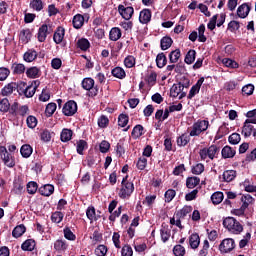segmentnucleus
Segmentation results:
<instances>
[{
	"instance_id": "nucleus-1",
	"label": "nucleus",
	"mask_w": 256,
	"mask_h": 256,
	"mask_svg": "<svg viewBox=\"0 0 256 256\" xmlns=\"http://www.w3.org/2000/svg\"><path fill=\"white\" fill-rule=\"evenodd\" d=\"M219 151H221V147L212 144L210 145L208 148H202L199 151V156L201 161H205L208 157V159H210L211 161H213V159H217V157H219Z\"/></svg>"
},
{
	"instance_id": "nucleus-2",
	"label": "nucleus",
	"mask_w": 256,
	"mask_h": 256,
	"mask_svg": "<svg viewBox=\"0 0 256 256\" xmlns=\"http://www.w3.org/2000/svg\"><path fill=\"white\" fill-rule=\"evenodd\" d=\"M82 89H84L87 92V96L94 99V97H97L99 95V86L95 85V80L91 77L84 78L81 82Z\"/></svg>"
},
{
	"instance_id": "nucleus-3",
	"label": "nucleus",
	"mask_w": 256,
	"mask_h": 256,
	"mask_svg": "<svg viewBox=\"0 0 256 256\" xmlns=\"http://www.w3.org/2000/svg\"><path fill=\"white\" fill-rule=\"evenodd\" d=\"M223 227L225 229H228L230 233H233L234 235H241L243 233V225L237 219L233 217H228L223 220Z\"/></svg>"
},
{
	"instance_id": "nucleus-4",
	"label": "nucleus",
	"mask_w": 256,
	"mask_h": 256,
	"mask_svg": "<svg viewBox=\"0 0 256 256\" xmlns=\"http://www.w3.org/2000/svg\"><path fill=\"white\" fill-rule=\"evenodd\" d=\"M208 129L209 121L199 119L190 127V137H199L201 133H205Z\"/></svg>"
},
{
	"instance_id": "nucleus-5",
	"label": "nucleus",
	"mask_w": 256,
	"mask_h": 256,
	"mask_svg": "<svg viewBox=\"0 0 256 256\" xmlns=\"http://www.w3.org/2000/svg\"><path fill=\"white\" fill-rule=\"evenodd\" d=\"M129 179V176H126L122 179V187L118 193L120 199H129L131 195H133V191H135V185L133 182L127 181Z\"/></svg>"
},
{
	"instance_id": "nucleus-6",
	"label": "nucleus",
	"mask_w": 256,
	"mask_h": 256,
	"mask_svg": "<svg viewBox=\"0 0 256 256\" xmlns=\"http://www.w3.org/2000/svg\"><path fill=\"white\" fill-rule=\"evenodd\" d=\"M0 157L6 167H9L10 169L15 167V156L11 155V153L7 151V147L0 146Z\"/></svg>"
},
{
	"instance_id": "nucleus-7",
	"label": "nucleus",
	"mask_w": 256,
	"mask_h": 256,
	"mask_svg": "<svg viewBox=\"0 0 256 256\" xmlns=\"http://www.w3.org/2000/svg\"><path fill=\"white\" fill-rule=\"evenodd\" d=\"M16 91L19 95H24L27 99H31L34 93V90H31V86H27V82L24 81L16 82Z\"/></svg>"
},
{
	"instance_id": "nucleus-8",
	"label": "nucleus",
	"mask_w": 256,
	"mask_h": 256,
	"mask_svg": "<svg viewBox=\"0 0 256 256\" xmlns=\"http://www.w3.org/2000/svg\"><path fill=\"white\" fill-rule=\"evenodd\" d=\"M62 112L66 117H73L77 113V102L69 100L64 104Z\"/></svg>"
},
{
	"instance_id": "nucleus-9",
	"label": "nucleus",
	"mask_w": 256,
	"mask_h": 256,
	"mask_svg": "<svg viewBox=\"0 0 256 256\" xmlns=\"http://www.w3.org/2000/svg\"><path fill=\"white\" fill-rule=\"evenodd\" d=\"M233 249H235V240L233 238H226L219 245L221 253H231Z\"/></svg>"
},
{
	"instance_id": "nucleus-10",
	"label": "nucleus",
	"mask_w": 256,
	"mask_h": 256,
	"mask_svg": "<svg viewBox=\"0 0 256 256\" xmlns=\"http://www.w3.org/2000/svg\"><path fill=\"white\" fill-rule=\"evenodd\" d=\"M118 13L121 15L122 19L125 21H129L133 14L135 13V9L132 6L125 7L124 5H118Z\"/></svg>"
},
{
	"instance_id": "nucleus-11",
	"label": "nucleus",
	"mask_w": 256,
	"mask_h": 256,
	"mask_svg": "<svg viewBox=\"0 0 256 256\" xmlns=\"http://www.w3.org/2000/svg\"><path fill=\"white\" fill-rule=\"evenodd\" d=\"M151 17H152V12L151 9L149 8H144L140 11L139 14V22L142 25H148V23H151Z\"/></svg>"
},
{
	"instance_id": "nucleus-12",
	"label": "nucleus",
	"mask_w": 256,
	"mask_h": 256,
	"mask_svg": "<svg viewBox=\"0 0 256 256\" xmlns=\"http://www.w3.org/2000/svg\"><path fill=\"white\" fill-rule=\"evenodd\" d=\"M65 39V28L63 26H58L53 35V41L56 45H61Z\"/></svg>"
},
{
	"instance_id": "nucleus-13",
	"label": "nucleus",
	"mask_w": 256,
	"mask_h": 256,
	"mask_svg": "<svg viewBox=\"0 0 256 256\" xmlns=\"http://www.w3.org/2000/svg\"><path fill=\"white\" fill-rule=\"evenodd\" d=\"M249 13H251V6L247 3L241 4L237 9V16L240 19H247V17H249Z\"/></svg>"
},
{
	"instance_id": "nucleus-14",
	"label": "nucleus",
	"mask_w": 256,
	"mask_h": 256,
	"mask_svg": "<svg viewBox=\"0 0 256 256\" xmlns=\"http://www.w3.org/2000/svg\"><path fill=\"white\" fill-rule=\"evenodd\" d=\"M222 159H233L237 155V150L235 148L226 145L221 150Z\"/></svg>"
},
{
	"instance_id": "nucleus-15",
	"label": "nucleus",
	"mask_w": 256,
	"mask_h": 256,
	"mask_svg": "<svg viewBox=\"0 0 256 256\" xmlns=\"http://www.w3.org/2000/svg\"><path fill=\"white\" fill-rule=\"evenodd\" d=\"M16 87L17 82H10L2 88L0 95L2 97H9V95H13V92L16 91Z\"/></svg>"
},
{
	"instance_id": "nucleus-16",
	"label": "nucleus",
	"mask_w": 256,
	"mask_h": 256,
	"mask_svg": "<svg viewBox=\"0 0 256 256\" xmlns=\"http://www.w3.org/2000/svg\"><path fill=\"white\" fill-rule=\"evenodd\" d=\"M47 35H49V26L47 24H43L37 33V39L40 43H45L47 39Z\"/></svg>"
},
{
	"instance_id": "nucleus-17",
	"label": "nucleus",
	"mask_w": 256,
	"mask_h": 256,
	"mask_svg": "<svg viewBox=\"0 0 256 256\" xmlns=\"http://www.w3.org/2000/svg\"><path fill=\"white\" fill-rule=\"evenodd\" d=\"M38 192L40 195H43V197H51V195L55 193V186L52 184H45L38 189Z\"/></svg>"
},
{
	"instance_id": "nucleus-18",
	"label": "nucleus",
	"mask_w": 256,
	"mask_h": 256,
	"mask_svg": "<svg viewBox=\"0 0 256 256\" xmlns=\"http://www.w3.org/2000/svg\"><path fill=\"white\" fill-rule=\"evenodd\" d=\"M31 37H33V34L31 33V29L26 28L20 31L19 39L23 45H27L29 41H31Z\"/></svg>"
},
{
	"instance_id": "nucleus-19",
	"label": "nucleus",
	"mask_w": 256,
	"mask_h": 256,
	"mask_svg": "<svg viewBox=\"0 0 256 256\" xmlns=\"http://www.w3.org/2000/svg\"><path fill=\"white\" fill-rule=\"evenodd\" d=\"M37 57H39V53H37L35 49H28L23 55V59L26 63H33Z\"/></svg>"
},
{
	"instance_id": "nucleus-20",
	"label": "nucleus",
	"mask_w": 256,
	"mask_h": 256,
	"mask_svg": "<svg viewBox=\"0 0 256 256\" xmlns=\"http://www.w3.org/2000/svg\"><path fill=\"white\" fill-rule=\"evenodd\" d=\"M160 235H161V240L164 243H167L169 239L171 238V229H169V225L163 223L160 229Z\"/></svg>"
},
{
	"instance_id": "nucleus-21",
	"label": "nucleus",
	"mask_w": 256,
	"mask_h": 256,
	"mask_svg": "<svg viewBox=\"0 0 256 256\" xmlns=\"http://www.w3.org/2000/svg\"><path fill=\"white\" fill-rule=\"evenodd\" d=\"M143 135H145V128L143 127V125L137 124L136 126H134L131 132L132 138L137 140L140 139V137H143Z\"/></svg>"
},
{
	"instance_id": "nucleus-22",
	"label": "nucleus",
	"mask_w": 256,
	"mask_h": 256,
	"mask_svg": "<svg viewBox=\"0 0 256 256\" xmlns=\"http://www.w3.org/2000/svg\"><path fill=\"white\" fill-rule=\"evenodd\" d=\"M185 89V84L179 82L178 84H173L170 89L171 97H179L181 92Z\"/></svg>"
},
{
	"instance_id": "nucleus-23",
	"label": "nucleus",
	"mask_w": 256,
	"mask_h": 256,
	"mask_svg": "<svg viewBox=\"0 0 256 256\" xmlns=\"http://www.w3.org/2000/svg\"><path fill=\"white\" fill-rule=\"evenodd\" d=\"M237 177V171L235 170H226L222 174V179L225 183H231V181H235Z\"/></svg>"
},
{
	"instance_id": "nucleus-24",
	"label": "nucleus",
	"mask_w": 256,
	"mask_h": 256,
	"mask_svg": "<svg viewBox=\"0 0 256 256\" xmlns=\"http://www.w3.org/2000/svg\"><path fill=\"white\" fill-rule=\"evenodd\" d=\"M190 141H191V132H189V135L187 133H184L181 136H179L176 140V143L178 147H186V145H189Z\"/></svg>"
},
{
	"instance_id": "nucleus-25",
	"label": "nucleus",
	"mask_w": 256,
	"mask_h": 256,
	"mask_svg": "<svg viewBox=\"0 0 256 256\" xmlns=\"http://www.w3.org/2000/svg\"><path fill=\"white\" fill-rule=\"evenodd\" d=\"M41 75V69L37 68V66H32L26 70V77L28 79H37Z\"/></svg>"
},
{
	"instance_id": "nucleus-26",
	"label": "nucleus",
	"mask_w": 256,
	"mask_h": 256,
	"mask_svg": "<svg viewBox=\"0 0 256 256\" xmlns=\"http://www.w3.org/2000/svg\"><path fill=\"white\" fill-rule=\"evenodd\" d=\"M201 244V238L198 233H193L189 236V245L191 249H198Z\"/></svg>"
},
{
	"instance_id": "nucleus-27",
	"label": "nucleus",
	"mask_w": 256,
	"mask_h": 256,
	"mask_svg": "<svg viewBox=\"0 0 256 256\" xmlns=\"http://www.w3.org/2000/svg\"><path fill=\"white\" fill-rule=\"evenodd\" d=\"M72 138L73 130L69 128L62 129V132L60 134V141H62V143H68V141H71Z\"/></svg>"
},
{
	"instance_id": "nucleus-28",
	"label": "nucleus",
	"mask_w": 256,
	"mask_h": 256,
	"mask_svg": "<svg viewBox=\"0 0 256 256\" xmlns=\"http://www.w3.org/2000/svg\"><path fill=\"white\" fill-rule=\"evenodd\" d=\"M86 217L89 221H99L102 216L96 214L95 206H89L86 210Z\"/></svg>"
},
{
	"instance_id": "nucleus-29",
	"label": "nucleus",
	"mask_w": 256,
	"mask_h": 256,
	"mask_svg": "<svg viewBox=\"0 0 256 256\" xmlns=\"http://www.w3.org/2000/svg\"><path fill=\"white\" fill-rule=\"evenodd\" d=\"M72 23L74 29H81V27H83V25L85 24V16L81 14H76L73 17Z\"/></svg>"
},
{
	"instance_id": "nucleus-30",
	"label": "nucleus",
	"mask_w": 256,
	"mask_h": 256,
	"mask_svg": "<svg viewBox=\"0 0 256 256\" xmlns=\"http://www.w3.org/2000/svg\"><path fill=\"white\" fill-rule=\"evenodd\" d=\"M20 153L24 159H29L33 155V147L29 144H24L20 148Z\"/></svg>"
},
{
	"instance_id": "nucleus-31",
	"label": "nucleus",
	"mask_w": 256,
	"mask_h": 256,
	"mask_svg": "<svg viewBox=\"0 0 256 256\" xmlns=\"http://www.w3.org/2000/svg\"><path fill=\"white\" fill-rule=\"evenodd\" d=\"M253 131H255V127L251 124H247L246 122H244L242 131H241V134L243 135V137H245V139H247L248 137H251V135H253Z\"/></svg>"
},
{
	"instance_id": "nucleus-32",
	"label": "nucleus",
	"mask_w": 256,
	"mask_h": 256,
	"mask_svg": "<svg viewBox=\"0 0 256 256\" xmlns=\"http://www.w3.org/2000/svg\"><path fill=\"white\" fill-rule=\"evenodd\" d=\"M255 201V198L252 197L250 194H243L241 197V202L243 209H248L249 205H253V202Z\"/></svg>"
},
{
	"instance_id": "nucleus-33",
	"label": "nucleus",
	"mask_w": 256,
	"mask_h": 256,
	"mask_svg": "<svg viewBox=\"0 0 256 256\" xmlns=\"http://www.w3.org/2000/svg\"><path fill=\"white\" fill-rule=\"evenodd\" d=\"M36 245H37V242H35L34 239H27L22 243L21 249L22 251H34Z\"/></svg>"
},
{
	"instance_id": "nucleus-34",
	"label": "nucleus",
	"mask_w": 256,
	"mask_h": 256,
	"mask_svg": "<svg viewBox=\"0 0 256 256\" xmlns=\"http://www.w3.org/2000/svg\"><path fill=\"white\" fill-rule=\"evenodd\" d=\"M193 211V206L185 205L182 209L176 212V219H185L186 215H189Z\"/></svg>"
},
{
	"instance_id": "nucleus-35",
	"label": "nucleus",
	"mask_w": 256,
	"mask_h": 256,
	"mask_svg": "<svg viewBox=\"0 0 256 256\" xmlns=\"http://www.w3.org/2000/svg\"><path fill=\"white\" fill-rule=\"evenodd\" d=\"M199 183H201V178L197 176L188 177L186 179V187L188 189H195Z\"/></svg>"
},
{
	"instance_id": "nucleus-36",
	"label": "nucleus",
	"mask_w": 256,
	"mask_h": 256,
	"mask_svg": "<svg viewBox=\"0 0 256 256\" xmlns=\"http://www.w3.org/2000/svg\"><path fill=\"white\" fill-rule=\"evenodd\" d=\"M25 231H27V228L25 227V225L20 224L13 229L12 237H14L15 239H19V237H23V235L25 234Z\"/></svg>"
},
{
	"instance_id": "nucleus-37",
	"label": "nucleus",
	"mask_w": 256,
	"mask_h": 256,
	"mask_svg": "<svg viewBox=\"0 0 256 256\" xmlns=\"http://www.w3.org/2000/svg\"><path fill=\"white\" fill-rule=\"evenodd\" d=\"M173 45V39L170 36H164L160 40V48L162 51H167Z\"/></svg>"
},
{
	"instance_id": "nucleus-38",
	"label": "nucleus",
	"mask_w": 256,
	"mask_h": 256,
	"mask_svg": "<svg viewBox=\"0 0 256 256\" xmlns=\"http://www.w3.org/2000/svg\"><path fill=\"white\" fill-rule=\"evenodd\" d=\"M111 75H113L116 79H125V77H127V73L125 72V69L119 66L111 70Z\"/></svg>"
},
{
	"instance_id": "nucleus-39",
	"label": "nucleus",
	"mask_w": 256,
	"mask_h": 256,
	"mask_svg": "<svg viewBox=\"0 0 256 256\" xmlns=\"http://www.w3.org/2000/svg\"><path fill=\"white\" fill-rule=\"evenodd\" d=\"M77 47L81 51H88V49L91 48V42H89L87 38H80L77 41Z\"/></svg>"
},
{
	"instance_id": "nucleus-40",
	"label": "nucleus",
	"mask_w": 256,
	"mask_h": 256,
	"mask_svg": "<svg viewBox=\"0 0 256 256\" xmlns=\"http://www.w3.org/2000/svg\"><path fill=\"white\" fill-rule=\"evenodd\" d=\"M156 65L158 69H163L167 65V56H165V53L161 52L156 56Z\"/></svg>"
},
{
	"instance_id": "nucleus-41",
	"label": "nucleus",
	"mask_w": 256,
	"mask_h": 256,
	"mask_svg": "<svg viewBox=\"0 0 256 256\" xmlns=\"http://www.w3.org/2000/svg\"><path fill=\"white\" fill-rule=\"evenodd\" d=\"M11 69L13 75H23L25 73V64L13 63Z\"/></svg>"
},
{
	"instance_id": "nucleus-42",
	"label": "nucleus",
	"mask_w": 256,
	"mask_h": 256,
	"mask_svg": "<svg viewBox=\"0 0 256 256\" xmlns=\"http://www.w3.org/2000/svg\"><path fill=\"white\" fill-rule=\"evenodd\" d=\"M122 32L118 27H114L109 32V39L110 41H119L120 37L122 36Z\"/></svg>"
},
{
	"instance_id": "nucleus-43",
	"label": "nucleus",
	"mask_w": 256,
	"mask_h": 256,
	"mask_svg": "<svg viewBox=\"0 0 256 256\" xmlns=\"http://www.w3.org/2000/svg\"><path fill=\"white\" fill-rule=\"evenodd\" d=\"M45 7V4L43 3V0H31L30 1V9H33V11H43V8Z\"/></svg>"
},
{
	"instance_id": "nucleus-44",
	"label": "nucleus",
	"mask_w": 256,
	"mask_h": 256,
	"mask_svg": "<svg viewBox=\"0 0 256 256\" xmlns=\"http://www.w3.org/2000/svg\"><path fill=\"white\" fill-rule=\"evenodd\" d=\"M197 55V52L193 49H190L185 58H184V61L187 65H193V63H195V57Z\"/></svg>"
},
{
	"instance_id": "nucleus-45",
	"label": "nucleus",
	"mask_w": 256,
	"mask_h": 256,
	"mask_svg": "<svg viewBox=\"0 0 256 256\" xmlns=\"http://www.w3.org/2000/svg\"><path fill=\"white\" fill-rule=\"evenodd\" d=\"M68 247L69 245H67V242L65 240H56L54 243V249L59 253H61V251H67Z\"/></svg>"
},
{
	"instance_id": "nucleus-46",
	"label": "nucleus",
	"mask_w": 256,
	"mask_h": 256,
	"mask_svg": "<svg viewBox=\"0 0 256 256\" xmlns=\"http://www.w3.org/2000/svg\"><path fill=\"white\" fill-rule=\"evenodd\" d=\"M27 193L29 195H35L37 193V190L39 189V184L35 181H30L26 185Z\"/></svg>"
},
{
	"instance_id": "nucleus-47",
	"label": "nucleus",
	"mask_w": 256,
	"mask_h": 256,
	"mask_svg": "<svg viewBox=\"0 0 256 256\" xmlns=\"http://www.w3.org/2000/svg\"><path fill=\"white\" fill-rule=\"evenodd\" d=\"M181 59V50L175 49L169 53V62L170 63H177Z\"/></svg>"
},
{
	"instance_id": "nucleus-48",
	"label": "nucleus",
	"mask_w": 256,
	"mask_h": 256,
	"mask_svg": "<svg viewBox=\"0 0 256 256\" xmlns=\"http://www.w3.org/2000/svg\"><path fill=\"white\" fill-rule=\"evenodd\" d=\"M222 63L225 67H229L230 69H239V63L231 58H223Z\"/></svg>"
},
{
	"instance_id": "nucleus-49",
	"label": "nucleus",
	"mask_w": 256,
	"mask_h": 256,
	"mask_svg": "<svg viewBox=\"0 0 256 256\" xmlns=\"http://www.w3.org/2000/svg\"><path fill=\"white\" fill-rule=\"evenodd\" d=\"M241 29V23L237 20H232L228 23L227 30L230 33H235V31H239Z\"/></svg>"
},
{
	"instance_id": "nucleus-50",
	"label": "nucleus",
	"mask_w": 256,
	"mask_h": 256,
	"mask_svg": "<svg viewBox=\"0 0 256 256\" xmlns=\"http://www.w3.org/2000/svg\"><path fill=\"white\" fill-rule=\"evenodd\" d=\"M223 192H214L211 196V201L213 205H219L220 203L223 202Z\"/></svg>"
},
{
	"instance_id": "nucleus-51",
	"label": "nucleus",
	"mask_w": 256,
	"mask_h": 256,
	"mask_svg": "<svg viewBox=\"0 0 256 256\" xmlns=\"http://www.w3.org/2000/svg\"><path fill=\"white\" fill-rule=\"evenodd\" d=\"M205 171V165L203 163H197L191 167V173L193 175H201Z\"/></svg>"
},
{
	"instance_id": "nucleus-52",
	"label": "nucleus",
	"mask_w": 256,
	"mask_h": 256,
	"mask_svg": "<svg viewBox=\"0 0 256 256\" xmlns=\"http://www.w3.org/2000/svg\"><path fill=\"white\" fill-rule=\"evenodd\" d=\"M9 109H11V104L9 103V99L3 98L0 100V111L1 113H8Z\"/></svg>"
},
{
	"instance_id": "nucleus-53",
	"label": "nucleus",
	"mask_w": 256,
	"mask_h": 256,
	"mask_svg": "<svg viewBox=\"0 0 256 256\" xmlns=\"http://www.w3.org/2000/svg\"><path fill=\"white\" fill-rule=\"evenodd\" d=\"M64 217H65V214H63V212H61L59 210V211H56V212L52 213L51 221H52V223H61V221H63Z\"/></svg>"
},
{
	"instance_id": "nucleus-54",
	"label": "nucleus",
	"mask_w": 256,
	"mask_h": 256,
	"mask_svg": "<svg viewBox=\"0 0 256 256\" xmlns=\"http://www.w3.org/2000/svg\"><path fill=\"white\" fill-rule=\"evenodd\" d=\"M228 142L230 145H239L241 143V135L239 133H232L228 137Z\"/></svg>"
},
{
	"instance_id": "nucleus-55",
	"label": "nucleus",
	"mask_w": 256,
	"mask_h": 256,
	"mask_svg": "<svg viewBox=\"0 0 256 256\" xmlns=\"http://www.w3.org/2000/svg\"><path fill=\"white\" fill-rule=\"evenodd\" d=\"M98 127H100V129H107V127H109V118L105 115H101L98 118Z\"/></svg>"
},
{
	"instance_id": "nucleus-56",
	"label": "nucleus",
	"mask_w": 256,
	"mask_h": 256,
	"mask_svg": "<svg viewBox=\"0 0 256 256\" xmlns=\"http://www.w3.org/2000/svg\"><path fill=\"white\" fill-rule=\"evenodd\" d=\"M55 111H57V104L56 103H49L46 106L45 109V113H46V117H52L53 113H55Z\"/></svg>"
},
{
	"instance_id": "nucleus-57",
	"label": "nucleus",
	"mask_w": 256,
	"mask_h": 256,
	"mask_svg": "<svg viewBox=\"0 0 256 256\" xmlns=\"http://www.w3.org/2000/svg\"><path fill=\"white\" fill-rule=\"evenodd\" d=\"M175 195H177V192L174 189H168L164 194L165 203H171L175 199Z\"/></svg>"
},
{
	"instance_id": "nucleus-58",
	"label": "nucleus",
	"mask_w": 256,
	"mask_h": 256,
	"mask_svg": "<svg viewBox=\"0 0 256 256\" xmlns=\"http://www.w3.org/2000/svg\"><path fill=\"white\" fill-rule=\"evenodd\" d=\"M63 233L65 239H67L68 241H75V239H77V236L73 233V231H71V228L69 227H65Z\"/></svg>"
},
{
	"instance_id": "nucleus-59",
	"label": "nucleus",
	"mask_w": 256,
	"mask_h": 256,
	"mask_svg": "<svg viewBox=\"0 0 256 256\" xmlns=\"http://www.w3.org/2000/svg\"><path fill=\"white\" fill-rule=\"evenodd\" d=\"M187 251L185 250V247H183L181 244L175 245L173 247V254L175 256H185Z\"/></svg>"
},
{
	"instance_id": "nucleus-60",
	"label": "nucleus",
	"mask_w": 256,
	"mask_h": 256,
	"mask_svg": "<svg viewBox=\"0 0 256 256\" xmlns=\"http://www.w3.org/2000/svg\"><path fill=\"white\" fill-rule=\"evenodd\" d=\"M128 123H129V115L122 113L118 116L119 127H127Z\"/></svg>"
},
{
	"instance_id": "nucleus-61",
	"label": "nucleus",
	"mask_w": 256,
	"mask_h": 256,
	"mask_svg": "<svg viewBox=\"0 0 256 256\" xmlns=\"http://www.w3.org/2000/svg\"><path fill=\"white\" fill-rule=\"evenodd\" d=\"M87 147H89V145L87 144V141L79 140L77 142V146H76V151H77L78 155H83V150L87 149Z\"/></svg>"
},
{
	"instance_id": "nucleus-62",
	"label": "nucleus",
	"mask_w": 256,
	"mask_h": 256,
	"mask_svg": "<svg viewBox=\"0 0 256 256\" xmlns=\"http://www.w3.org/2000/svg\"><path fill=\"white\" fill-rule=\"evenodd\" d=\"M26 123H27V127H29V129H35V127H37V117L30 115L27 117L26 119Z\"/></svg>"
},
{
	"instance_id": "nucleus-63",
	"label": "nucleus",
	"mask_w": 256,
	"mask_h": 256,
	"mask_svg": "<svg viewBox=\"0 0 256 256\" xmlns=\"http://www.w3.org/2000/svg\"><path fill=\"white\" fill-rule=\"evenodd\" d=\"M23 182H21V179H16L14 181V192L16 195H21L23 193Z\"/></svg>"
},
{
	"instance_id": "nucleus-64",
	"label": "nucleus",
	"mask_w": 256,
	"mask_h": 256,
	"mask_svg": "<svg viewBox=\"0 0 256 256\" xmlns=\"http://www.w3.org/2000/svg\"><path fill=\"white\" fill-rule=\"evenodd\" d=\"M121 255L122 256H133V248L131 247V245H129V244L124 245L121 250Z\"/></svg>"
}]
</instances>
